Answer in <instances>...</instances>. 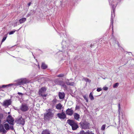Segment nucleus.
Here are the masks:
<instances>
[{
  "label": "nucleus",
  "instance_id": "cd10ccee",
  "mask_svg": "<svg viewBox=\"0 0 134 134\" xmlns=\"http://www.w3.org/2000/svg\"><path fill=\"white\" fill-rule=\"evenodd\" d=\"M7 34L5 35H4V36L3 37V38L2 40V42H3L4 41H5V40H6V39L7 37Z\"/></svg>",
  "mask_w": 134,
  "mask_h": 134
},
{
  "label": "nucleus",
  "instance_id": "a19ab883",
  "mask_svg": "<svg viewBox=\"0 0 134 134\" xmlns=\"http://www.w3.org/2000/svg\"><path fill=\"white\" fill-rule=\"evenodd\" d=\"M18 94L19 95H21V96L23 95V94L22 93L19 92H18Z\"/></svg>",
  "mask_w": 134,
  "mask_h": 134
},
{
  "label": "nucleus",
  "instance_id": "49530a36",
  "mask_svg": "<svg viewBox=\"0 0 134 134\" xmlns=\"http://www.w3.org/2000/svg\"><path fill=\"white\" fill-rule=\"evenodd\" d=\"M14 109L15 110H17L18 111L19 110V109H18L17 107H15L14 108Z\"/></svg>",
  "mask_w": 134,
  "mask_h": 134
},
{
  "label": "nucleus",
  "instance_id": "8fccbe9b",
  "mask_svg": "<svg viewBox=\"0 0 134 134\" xmlns=\"http://www.w3.org/2000/svg\"><path fill=\"white\" fill-rule=\"evenodd\" d=\"M85 133V134H94V133Z\"/></svg>",
  "mask_w": 134,
  "mask_h": 134
},
{
  "label": "nucleus",
  "instance_id": "ea45409f",
  "mask_svg": "<svg viewBox=\"0 0 134 134\" xmlns=\"http://www.w3.org/2000/svg\"><path fill=\"white\" fill-rule=\"evenodd\" d=\"M12 118V116L10 115H9L7 117V119H10Z\"/></svg>",
  "mask_w": 134,
  "mask_h": 134
},
{
  "label": "nucleus",
  "instance_id": "39448f33",
  "mask_svg": "<svg viewBox=\"0 0 134 134\" xmlns=\"http://www.w3.org/2000/svg\"><path fill=\"white\" fill-rule=\"evenodd\" d=\"M67 122L71 126L72 130H76L79 127L77 123L73 120L68 119Z\"/></svg>",
  "mask_w": 134,
  "mask_h": 134
},
{
  "label": "nucleus",
  "instance_id": "c03bdc74",
  "mask_svg": "<svg viewBox=\"0 0 134 134\" xmlns=\"http://www.w3.org/2000/svg\"><path fill=\"white\" fill-rule=\"evenodd\" d=\"M118 109H121L120 105V104H118Z\"/></svg>",
  "mask_w": 134,
  "mask_h": 134
},
{
  "label": "nucleus",
  "instance_id": "c85d7f7f",
  "mask_svg": "<svg viewBox=\"0 0 134 134\" xmlns=\"http://www.w3.org/2000/svg\"><path fill=\"white\" fill-rule=\"evenodd\" d=\"M64 74H60L57 75V77H62L64 76Z\"/></svg>",
  "mask_w": 134,
  "mask_h": 134
},
{
  "label": "nucleus",
  "instance_id": "603ef678",
  "mask_svg": "<svg viewBox=\"0 0 134 134\" xmlns=\"http://www.w3.org/2000/svg\"><path fill=\"white\" fill-rule=\"evenodd\" d=\"M8 114H9V113H10V112H8Z\"/></svg>",
  "mask_w": 134,
  "mask_h": 134
},
{
  "label": "nucleus",
  "instance_id": "0eeeda50",
  "mask_svg": "<svg viewBox=\"0 0 134 134\" xmlns=\"http://www.w3.org/2000/svg\"><path fill=\"white\" fill-rule=\"evenodd\" d=\"M20 109L22 111H26L29 109V106L26 104L23 103L20 106Z\"/></svg>",
  "mask_w": 134,
  "mask_h": 134
},
{
  "label": "nucleus",
  "instance_id": "f03ea898",
  "mask_svg": "<svg viewBox=\"0 0 134 134\" xmlns=\"http://www.w3.org/2000/svg\"><path fill=\"white\" fill-rule=\"evenodd\" d=\"M27 82V81L26 79H21L18 80L17 81V83L13 84L10 83L7 85H3L2 86H0V88L2 87L5 88L7 87L10 86H17L20 85H22L25 84Z\"/></svg>",
  "mask_w": 134,
  "mask_h": 134
},
{
  "label": "nucleus",
  "instance_id": "ddd939ff",
  "mask_svg": "<svg viewBox=\"0 0 134 134\" xmlns=\"http://www.w3.org/2000/svg\"><path fill=\"white\" fill-rule=\"evenodd\" d=\"M11 99L7 100L3 102V104L4 106H8L11 104Z\"/></svg>",
  "mask_w": 134,
  "mask_h": 134
},
{
  "label": "nucleus",
  "instance_id": "5701e85b",
  "mask_svg": "<svg viewBox=\"0 0 134 134\" xmlns=\"http://www.w3.org/2000/svg\"><path fill=\"white\" fill-rule=\"evenodd\" d=\"M58 100L55 99H54L52 101L53 105H55L57 102Z\"/></svg>",
  "mask_w": 134,
  "mask_h": 134
},
{
  "label": "nucleus",
  "instance_id": "aec40b11",
  "mask_svg": "<svg viewBox=\"0 0 134 134\" xmlns=\"http://www.w3.org/2000/svg\"><path fill=\"white\" fill-rule=\"evenodd\" d=\"M41 68L42 69H45L47 68V66L44 63H42L41 66Z\"/></svg>",
  "mask_w": 134,
  "mask_h": 134
},
{
  "label": "nucleus",
  "instance_id": "79ce46f5",
  "mask_svg": "<svg viewBox=\"0 0 134 134\" xmlns=\"http://www.w3.org/2000/svg\"><path fill=\"white\" fill-rule=\"evenodd\" d=\"M10 129L11 130H13L14 129L13 127V126H10Z\"/></svg>",
  "mask_w": 134,
  "mask_h": 134
},
{
  "label": "nucleus",
  "instance_id": "09e8293b",
  "mask_svg": "<svg viewBox=\"0 0 134 134\" xmlns=\"http://www.w3.org/2000/svg\"><path fill=\"white\" fill-rule=\"evenodd\" d=\"M128 53H129V55H130V54L132 55V53L131 52H128Z\"/></svg>",
  "mask_w": 134,
  "mask_h": 134
},
{
  "label": "nucleus",
  "instance_id": "393cba45",
  "mask_svg": "<svg viewBox=\"0 0 134 134\" xmlns=\"http://www.w3.org/2000/svg\"><path fill=\"white\" fill-rule=\"evenodd\" d=\"M121 109H118V112L119 113L118 118L119 119V121H120V114Z\"/></svg>",
  "mask_w": 134,
  "mask_h": 134
},
{
  "label": "nucleus",
  "instance_id": "412c9836",
  "mask_svg": "<svg viewBox=\"0 0 134 134\" xmlns=\"http://www.w3.org/2000/svg\"><path fill=\"white\" fill-rule=\"evenodd\" d=\"M7 121L9 123L12 124L14 121V120L13 118H11L7 119Z\"/></svg>",
  "mask_w": 134,
  "mask_h": 134
},
{
  "label": "nucleus",
  "instance_id": "9d476101",
  "mask_svg": "<svg viewBox=\"0 0 134 134\" xmlns=\"http://www.w3.org/2000/svg\"><path fill=\"white\" fill-rule=\"evenodd\" d=\"M57 116L61 119H64L66 118V116L64 112H63L61 113H58L57 114Z\"/></svg>",
  "mask_w": 134,
  "mask_h": 134
},
{
  "label": "nucleus",
  "instance_id": "a18cd8bd",
  "mask_svg": "<svg viewBox=\"0 0 134 134\" xmlns=\"http://www.w3.org/2000/svg\"><path fill=\"white\" fill-rule=\"evenodd\" d=\"M116 43H117L118 46L119 47V44L118 41H116Z\"/></svg>",
  "mask_w": 134,
  "mask_h": 134
},
{
  "label": "nucleus",
  "instance_id": "37998d69",
  "mask_svg": "<svg viewBox=\"0 0 134 134\" xmlns=\"http://www.w3.org/2000/svg\"><path fill=\"white\" fill-rule=\"evenodd\" d=\"M31 12L33 14L35 13V11L33 10H31Z\"/></svg>",
  "mask_w": 134,
  "mask_h": 134
},
{
  "label": "nucleus",
  "instance_id": "20e7f679",
  "mask_svg": "<svg viewBox=\"0 0 134 134\" xmlns=\"http://www.w3.org/2000/svg\"><path fill=\"white\" fill-rule=\"evenodd\" d=\"M80 127L83 130L88 129L90 128V124L86 120H82L79 123Z\"/></svg>",
  "mask_w": 134,
  "mask_h": 134
},
{
  "label": "nucleus",
  "instance_id": "a878e982",
  "mask_svg": "<svg viewBox=\"0 0 134 134\" xmlns=\"http://www.w3.org/2000/svg\"><path fill=\"white\" fill-rule=\"evenodd\" d=\"M106 126V125L105 124H104L101 127V129L103 131L105 129V127Z\"/></svg>",
  "mask_w": 134,
  "mask_h": 134
},
{
  "label": "nucleus",
  "instance_id": "bb28decb",
  "mask_svg": "<svg viewBox=\"0 0 134 134\" xmlns=\"http://www.w3.org/2000/svg\"><path fill=\"white\" fill-rule=\"evenodd\" d=\"M3 114L2 113H0V123L1 122V120L3 119Z\"/></svg>",
  "mask_w": 134,
  "mask_h": 134
},
{
  "label": "nucleus",
  "instance_id": "473e14b6",
  "mask_svg": "<svg viewBox=\"0 0 134 134\" xmlns=\"http://www.w3.org/2000/svg\"><path fill=\"white\" fill-rule=\"evenodd\" d=\"M16 31V30H14L10 32L9 33V35H11L13 34Z\"/></svg>",
  "mask_w": 134,
  "mask_h": 134
},
{
  "label": "nucleus",
  "instance_id": "dca6fc26",
  "mask_svg": "<svg viewBox=\"0 0 134 134\" xmlns=\"http://www.w3.org/2000/svg\"><path fill=\"white\" fill-rule=\"evenodd\" d=\"M50 131L49 130L46 129L42 131L41 134H50Z\"/></svg>",
  "mask_w": 134,
  "mask_h": 134
},
{
  "label": "nucleus",
  "instance_id": "4468645a",
  "mask_svg": "<svg viewBox=\"0 0 134 134\" xmlns=\"http://www.w3.org/2000/svg\"><path fill=\"white\" fill-rule=\"evenodd\" d=\"M74 119L79 121L80 120V115L77 113H75L74 114Z\"/></svg>",
  "mask_w": 134,
  "mask_h": 134
},
{
  "label": "nucleus",
  "instance_id": "72a5a7b5",
  "mask_svg": "<svg viewBox=\"0 0 134 134\" xmlns=\"http://www.w3.org/2000/svg\"><path fill=\"white\" fill-rule=\"evenodd\" d=\"M85 80L86 82H91V80L88 78L85 79Z\"/></svg>",
  "mask_w": 134,
  "mask_h": 134
},
{
  "label": "nucleus",
  "instance_id": "2f4dec72",
  "mask_svg": "<svg viewBox=\"0 0 134 134\" xmlns=\"http://www.w3.org/2000/svg\"><path fill=\"white\" fill-rule=\"evenodd\" d=\"M79 134H85V133L84 130H82L80 132Z\"/></svg>",
  "mask_w": 134,
  "mask_h": 134
},
{
  "label": "nucleus",
  "instance_id": "3c124183",
  "mask_svg": "<svg viewBox=\"0 0 134 134\" xmlns=\"http://www.w3.org/2000/svg\"><path fill=\"white\" fill-rule=\"evenodd\" d=\"M92 46H92V44H91V45H90V47H92Z\"/></svg>",
  "mask_w": 134,
  "mask_h": 134
},
{
  "label": "nucleus",
  "instance_id": "c9c22d12",
  "mask_svg": "<svg viewBox=\"0 0 134 134\" xmlns=\"http://www.w3.org/2000/svg\"><path fill=\"white\" fill-rule=\"evenodd\" d=\"M18 60H19V61L20 62H21L22 63H23L25 61L23 59H21L20 58H19L18 59Z\"/></svg>",
  "mask_w": 134,
  "mask_h": 134
},
{
  "label": "nucleus",
  "instance_id": "c756f323",
  "mask_svg": "<svg viewBox=\"0 0 134 134\" xmlns=\"http://www.w3.org/2000/svg\"><path fill=\"white\" fill-rule=\"evenodd\" d=\"M119 83H116L113 86V88H115L117 87L118 86Z\"/></svg>",
  "mask_w": 134,
  "mask_h": 134
},
{
  "label": "nucleus",
  "instance_id": "e433bc0d",
  "mask_svg": "<svg viewBox=\"0 0 134 134\" xmlns=\"http://www.w3.org/2000/svg\"><path fill=\"white\" fill-rule=\"evenodd\" d=\"M102 90V89H101V88H97V92H99L100 91H101V90Z\"/></svg>",
  "mask_w": 134,
  "mask_h": 134
},
{
  "label": "nucleus",
  "instance_id": "a211bd4d",
  "mask_svg": "<svg viewBox=\"0 0 134 134\" xmlns=\"http://www.w3.org/2000/svg\"><path fill=\"white\" fill-rule=\"evenodd\" d=\"M62 107V105L60 103L57 104L56 106V108L58 110H60Z\"/></svg>",
  "mask_w": 134,
  "mask_h": 134
},
{
  "label": "nucleus",
  "instance_id": "f704fd0d",
  "mask_svg": "<svg viewBox=\"0 0 134 134\" xmlns=\"http://www.w3.org/2000/svg\"><path fill=\"white\" fill-rule=\"evenodd\" d=\"M80 107L79 105H76V107H75V110H78L79 109H80Z\"/></svg>",
  "mask_w": 134,
  "mask_h": 134
},
{
  "label": "nucleus",
  "instance_id": "58836bf2",
  "mask_svg": "<svg viewBox=\"0 0 134 134\" xmlns=\"http://www.w3.org/2000/svg\"><path fill=\"white\" fill-rule=\"evenodd\" d=\"M103 89L105 91H107L108 90V88L107 87H104L103 88Z\"/></svg>",
  "mask_w": 134,
  "mask_h": 134
},
{
  "label": "nucleus",
  "instance_id": "4be33fe9",
  "mask_svg": "<svg viewBox=\"0 0 134 134\" xmlns=\"http://www.w3.org/2000/svg\"><path fill=\"white\" fill-rule=\"evenodd\" d=\"M89 97L91 100H92L94 99V98L91 92L89 95Z\"/></svg>",
  "mask_w": 134,
  "mask_h": 134
},
{
  "label": "nucleus",
  "instance_id": "423d86ee",
  "mask_svg": "<svg viewBox=\"0 0 134 134\" xmlns=\"http://www.w3.org/2000/svg\"><path fill=\"white\" fill-rule=\"evenodd\" d=\"M109 1L110 5H111L112 7L113 12L114 13L115 11V8L117 4V0H109Z\"/></svg>",
  "mask_w": 134,
  "mask_h": 134
},
{
  "label": "nucleus",
  "instance_id": "f8f14e48",
  "mask_svg": "<svg viewBox=\"0 0 134 134\" xmlns=\"http://www.w3.org/2000/svg\"><path fill=\"white\" fill-rule=\"evenodd\" d=\"M4 126L2 124L0 123V132H2V134L5 133L7 131L4 129Z\"/></svg>",
  "mask_w": 134,
  "mask_h": 134
},
{
  "label": "nucleus",
  "instance_id": "6ab92c4d",
  "mask_svg": "<svg viewBox=\"0 0 134 134\" xmlns=\"http://www.w3.org/2000/svg\"><path fill=\"white\" fill-rule=\"evenodd\" d=\"M26 20V19L25 18H23L20 19L19 20V22L20 24H22L24 23Z\"/></svg>",
  "mask_w": 134,
  "mask_h": 134
},
{
  "label": "nucleus",
  "instance_id": "b1692460",
  "mask_svg": "<svg viewBox=\"0 0 134 134\" xmlns=\"http://www.w3.org/2000/svg\"><path fill=\"white\" fill-rule=\"evenodd\" d=\"M113 12H111V24L113 25Z\"/></svg>",
  "mask_w": 134,
  "mask_h": 134
},
{
  "label": "nucleus",
  "instance_id": "4c0bfd02",
  "mask_svg": "<svg viewBox=\"0 0 134 134\" xmlns=\"http://www.w3.org/2000/svg\"><path fill=\"white\" fill-rule=\"evenodd\" d=\"M93 133L92 132L90 131L89 130H88L87 131L85 132V133Z\"/></svg>",
  "mask_w": 134,
  "mask_h": 134
},
{
  "label": "nucleus",
  "instance_id": "7c9ffc66",
  "mask_svg": "<svg viewBox=\"0 0 134 134\" xmlns=\"http://www.w3.org/2000/svg\"><path fill=\"white\" fill-rule=\"evenodd\" d=\"M83 97L84 99L86 100V102H88V99L86 97V96L85 95V96H83Z\"/></svg>",
  "mask_w": 134,
  "mask_h": 134
},
{
  "label": "nucleus",
  "instance_id": "de8ad7c7",
  "mask_svg": "<svg viewBox=\"0 0 134 134\" xmlns=\"http://www.w3.org/2000/svg\"><path fill=\"white\" fill-rule=\"evenodd\" d=\"M31 4V2H30L28 4V5H27L28 7H29V6H30V5Z\"/></svg>",
  "mask_w": 134,
  "mask_h": 134
},
{
  "label": "nucleus",
  "instance_id": "1a4fd4ad",
  "mask_svg": "<svg viewBox=\"0 0 134 134\" xmlns=\"http://www.w3.org/2000/svg\"><path fill=\"white\" fill-rule=\"evenodd\" d=\"M46 90L47 88L45 87H43L41 88L39 90V94L42 97H46V95L43 94L45 93Z\"/></svg>",
  "mask_w": 134,
  "mask_h": 134
},
{
  "label": "nucleus",
  "instance_id": "2eb2a0df",
  "mask_svg": "<svg viewBox=\"0 0 134 134\" xmlns=\"http://www.w3.org/2000/svg\"><path fill=\"white\" fill-rule=\"evenodd\" d=\"M65 94L64 92H59V97L60 99H63L64 98Z\"/></svg>",
  "mask_w": 134,
  "mask_h": 134
},
{
  "label": "nucleus",
  "instance_id": "f257e3e1",
  "mask_svg": "<svg viewBox=\"0 0 134 134\" xmlns=\"http://www.w3.org/2000/svg\"><path fill=\"white\" fill-rule=\"evenodd\" d=\"M54 82L56 85L61 86L64 90H67L68 89V87L66 84L68 85L73 86L74 84V82H70V80L68 79H66L65 82L62 80L56 79L54 81Z\"/></svg>",
  "mask_w": 134,
  "mask_h": 134
},
{
  "label": "nucleus",
  "instance_id": "6e6552de",
  "mask_svg": "<svg viewBox=\"0 0 134 134\" xmlns=\"http://www.w3.org/2000/svg\"><path fill=\"white\" fill-rule=\"evenodd\" d=\"M15 122L17 123L23 125L25 123L24 119L23 118L22 116L16 119Z\"/></svg>",
  "mask_w": 134,
  "mask_h": 134
},
{
  "label": "nucleus",
  "instance_id": "7ed1b4c3",
  "mask_svg": "<svg viewBox=\"0 0 134 134\" xmlns=\"http://www.w3.org/2000/svg\"><path fill=\"white\" fill-rule=\"evenodd\" d=\"M47 113L44 114V119L45 120H49L52 119L54 117V113L52 112V110L50 109L46 110Z\"/></svg>",
  "mask_w": 134,
  "mask_h": 134
},
{
  "label": "nucleus",
  "instance_id": "9b49d317",
  "mask_svg": "<svg viewBox=\"0 0 134 134\" xmlns=\"http://www.w3.org/2000/svg\"><path fill=\"white\" fill-rule=\"evenodd\" d=\"M74 111L72 109V108H68L66 111V114L69 116H71L74 113Z\"/></svg>",
  "mask_w": 134,
  "mask_h": 134
},
{
  "label": "nucleus",
  "instance_id": "f3484780",
  "mask_svg": "<svg viewBox=\"0 0 134 134\" xmlns=\"http://www.w3.org/2000/svg\"><path fill=\"white\" fill-rule=\"evenodd\" d=\"M4 126L5 130L7 131H8L10 129V127L8 123H5L4 124Z\"/></svg>",
  "mask_w": 134,
  "mask_h": 134
}]
</instances>
